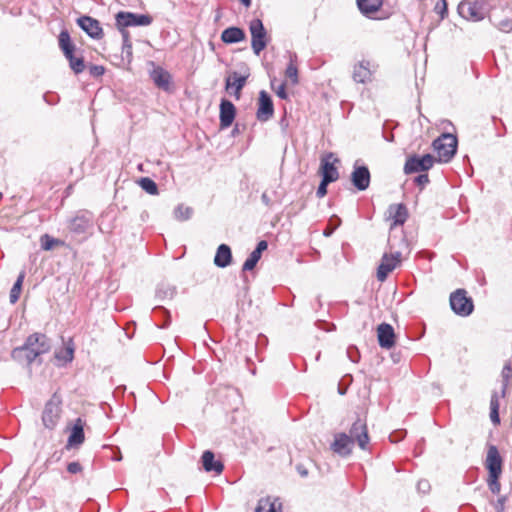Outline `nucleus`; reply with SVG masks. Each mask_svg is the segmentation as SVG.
I'll return each instance as SVG.
<instances>
[{
	"mask_svg": "<svg viewBox=\"0 0 512 512\" xmlns=\"http://www.w3.org/2000/svg\"><path fill=\"white\" fill-rule=\"evenodd\" d=\"M51 344L46 335L34 333L30 335L23 346L17 347L12 351V358L19 362H27L30 365L41 355L47 353Z\"/></svg>",
	"mask_w": 512,
	"mask_h": 512,
	"instance_id": "f257e3e1",
	"label": "nucleus"
},
{
	"mask_svg": "<svg viewBox=\"0 0 512 512\" xmlns=\"http://www.w3.org/2000/svg\"><path fill=\"white\" fill-rule=\"evenodd\" d=\"M389 252H385L381 258V262L377 268V279L384 282L389 273L392 272L401 262L402 253L400 250H394L395 245L390 239L388 242Z\"/></svg>",
	"mask_w": 512,
	"mask_h": 512,
	"instance_id": "f03ea898",
	"label": "nucleus"
},
{
	"mask_svg": "<svg viewBox=\"0 0 512 512\" xmlns=\"http://www.w3.org/2000/svg\"><path fill=\"white\" fill-rule=\"evenodd\" d=\"M432 146L440 161L449 162L456 153L457 138L450 133H443L433 141Z\"/></svg>",
	"mask_w": 512,
	"mask_h": 512,
	"instance_id": "7ed1b4c3",
	"label": "nucleus"
},
{
	"mask_svg": "<svg viewBox=\"0 0 512 512\" xmlns=\"http://www.w3.org/2000/svg\"><path fill=\"white\" fill-rule=\"evenodd\" d=\"M62 400L57 393H54L50 400L45 404L42 413V422L47 429H54L58 424L61 415Z\"/></svg>",
	"mask_w": 512,
	"mask_h": 512,
	"instance_id": "20e7f679",
	"label": "nucleus"
},
{
	"mask_svg": "<svg viewBox=\"0 0 512 512\" xmlns=\"http://www.w3.org/2000/svg\"><path fill=\"white\" fill-rule=\"evenodd\" d=\"M249 30L251 33V47L256 55H259L267 46L266 29L260 19H253L250 22Z\"/></svg>",
	"mask_w": 512,
	"mask_h": 512,
	"instance_id": "39448f33",
	"label": "nucleus"
},
{
	"mask_svg": "<svg viewBox=\"0 0 512 512\" xmlns=\"http://www.w3.org/2000/svg\"><path fill=\"white\" fill-rule=\"evenodd\" d=\"M450 307L460 316H469L474 308L471 298L466 296L464 289H458L450 295Z\"/></svg>",
	"mask_w": 512,
	"mask_h": 512,
	"instance_id": "423d86ee",
	"label": "nucleus"
},
{
	"mask_svg": "<svg viewBox=\"0 0 512 512\" xmlns=\"http://www.w3.org/2000/svg\"><path fill=\"white\" fill-rule=\"evenodd\" d=\"M117 27L149 26L153 18L148 14H136L132 12H119L116 14Z\"/></svg>",
	"mask_w": 512,
	"mask_h": 512,
	"instance_id": "0eeeda50",
	"label": "nucleus"
},
{
	"mask_svg": "<svg viewBox=\"0 0 512 512\" xmlns=\"http://www.w3.org/2000/svg\"><path fill=\"white\" fill-rule=\"evenodd\" d=\"M377 66L370 60L362 59L354 64L352 79L356 83L367 84L372 82Z\"/></svg>",
	"mask_w": 512,
	"mask_h": 512,
	"instance_id": "6e6552de",
	"label": "nucleus"
},
{
	"mask_svg": "<svg viewBox=\"0 0 512 512\" xmlns=\"http://www.w3.org/2000/svg\"><path fill=\"white\" fill-rule=\"evenodd\" d=\"M459 14L468 20L480 21L485 17V9L479 0H464L458 6Z\"/></svg>",
	"mask_w": 512,
	"mask_h": 512,
	"instance_id": "1a4fd4ad",
	"label": "nucleus"
},
{
	"mask_svg": "<svg viewBox=\"0 0 512 512\" xmlns=\"http://www.w3.org/2000/svg\"><path fill=\"white\" fill-rule=\"evenodd\" d=\"M434 157L431 154H425L422 157L411 156L406 160L404 173L412 174L429 170L434 164Z\"/></svg>",
	"mask_w": 512,
	"mask_h": 512,
	"instance_id": "9d476101",
	"label": "nucleus"
},
{
	"mask_svg": "<svg viewBox=\"0 0 512 512\" xmlns=\"http://www.w3.org/2000/svg\"><path fill=\"white\" fill-rule=\"evenodd\" d=\"M357 160L351 173V182L359 190L364 191L370 185L371 175L367 166L359 165Z\"/></svg>",
	"mask_w": 512,
	"mask_h": 512,
	"instance_id": "9b49d317",
	"label": "nucleus"
},
{
	"mask_svg": "<svg viewBox=\"0 0 512 512\" xmlns=\"http://www.w3.org/2000/svg\"><path fill=\"white\" fill-rule=\"evenodd\" d=\"M274 113V106L270 95L261 90L259 93V106L257 110V119L261 122L268 121Z\"/></svg>",
	"mask_w": 512,
	"mask_h": 512,
	"instance_id": "f8f14e48",
	"label": "nucleus"
},
{
	"mask_svg": "<svg viewBox=\"0 0 512 512\" xmlns=\"http://www.w3.org/2000/svg\"><path fill=\"white\" fill-rule=\"evenodd\" d=\"M79 27L93 39H100L103 36V30L100 22L90 16H81L77 19Z\"/></svg>",
	"mask_w": 512,
	"mask_h": 512,
	"instance_id": "ddd939ff",
	"label": "nucleus"
},
{
	"mask_svg": "<svg viewBox=\"0 0 512 512\" xmlns=\"http://www.w3.org/2000/svg\"><path fill=\"white\" fill-rule=\"evenodd\" d=\"M350 435H348L353 441L356 440L358 443V446L365 450L367 448V445L369 443V436L367 431L366 423L363 422L360 419H357L351 429H350Z\"/></svg>",
	"mask_w": 512,
	"mask_h": 512,
	"instance_id": "4468645a",
	"label": "nucleus"
},
{
	"mask_svg": "<svg viewBox=\"0 0 512 512\" xmlns=\"http://www.w3.org/2000/svg\"><path fill=\"white\" fill-rule=\"evenodd\" d=\"M485 466L491 476L501 475L502 473V458L494 445L488 447Z\"/></svg>",
	"mask_w": 512,
	"mask_h": 512,
	"instance_id": "2eb2a0df",
	"label": "nucleus"
},
{
	"mask_svg": "<svg viewBox=\"0 0 512 512\" xmlns=\"http://www.w3.org/2000/svg\"><path fill=\"white\" fill-rule=\"evenodd\" d=\"M353 440L345 433L335 435L331 449L342 457L350 455L353 447Z\"/></svg>",
	"mask_w": 512,
	"mask_h": 512,
	"instance_id": "dca6fc26",
	"label": "nucleus"
},
{
	"mask_svg": "<svg viewBox=\"0 0 512 512\" xmlns=\"http://www.w3.org/2000/svg\"><path fill=\"white\" fill-rule=\"evenodd\" d=\"M377 337L380 347L390 349L395 344V332L390 324L382 323L377 328Z\"/></svg>",
	"mask_w": 512,
	"mask_h": 512,
	"instance_id": "f3484780",
	"label": "nucleus"
},
{
	"mask_svg": "<svg viewBox=\"0 0 512 512\" xmlns=\"http://www.w3.org/2000/svg\"><path fill=\"white\" fill-rule=\"evenodd\" d=\"M235 115H236V108L234 106V104L227 100V99H222L221 100V103H220V127L222 129H225V128H228L229 126H231V124L233 123L234 119H235Z\"/></svg>",
	"mask_w": 512,
	"mask_h": 512,
	"instance_id": "a211bd4d",
	"label": "nucleus"
},
{
	"mask_svg": "<svg viewBox=\"0 0 512 512\" xmlns=\"http://www.w3.org/2000/svg\"><path fill=\"white\" fill-rule=\"evenodd\" d=\"M388 219L392 220L391 229L397 225H403L408 217V211L404 204H393L388 208Z\"/></svg>",
	"mask_w": 512,
	"mask_h": 512,
	"instance_id": "6ab92c4d",
	"label": "nucleus"
},
{
	"mask_svg": "<svg viewBox=\"0 0 512 512\" xmlns=\"http://www.w3.org/2000/svg\"><path fill=\"white\" fill-rule=\"evenodd\" d=\"M333 158V154L329 153L326 158L322 159L321 161V173H322V179L328 181V182H334L338 179L339 173L334 166L335 162H338L339 160L337 158L333 159V162H330L329 159Z\"/></svg>",
	"mask_w": 512,
	"mask_h": 512,
	"instance_id": "aec40b11",
	"label": "nucleus"
},
{
	"mask_svg": "<svg viewBox=\"0 0 512 512\" xmlns=\"http://www.w3.org/2000/svg\"><path fill=\"white\" fill-rule=\"evenodd\" d=\"M247 78H248V75L241 76V75H238L237 72H233L226 78L225 89L227 91L234 89L233 94L237 99H239L241 90L245 86Z\"/></svg>",
	"mask_w": 512,
	"mask_h": 512,
	"instance_id": "412c9836",
	"label": "nucleus"
},
{
	"mask_svg": "<svg viewBox=\"0 0 512 512\" xmlns=\"http://www.w3.org/2000/svg\"><path fill=\"white\" fill-rule=\"evenodd\" d=\"M84 425L85 423L81 418H78L72 429L71 433L68 437L67 441V447H78L84 442L85 435H84Z\"/></svg>",
	"mask_w": 512,
	"mask_h": 512,
	"instance_id": "4be33fe9",
	"label": "nucleus"
},
{
	"mask_svg": "<svg viewBox=\"0 0 512 512\" xmlns=\"http://www.w3.org/2000/svg\"><path fill=\"white\" fill-rule=\"evenodd\" d=\"M268 247V243L265 240H261L258 242L256 248L250 253L248 258L243 264L242 270L243 271H250L254 269L256 264L261 258L262 252L265 251Z\"/></svg>",
	"mask_w": 512,
	"mask_h": 512,
	"instance_id": "5701e85b",
	"label": "nucleus"
},
{
	"mask_svg": "<svg viewBox=\"0 0 512 512\" xmlns=\"http://www.w3.org/2000/svg\"><path fill=\"white\" fill-rule=\"evenodd\" d=\"M90 226L91 218L88 217L86 214H78L69 222L70 231L77 234L85 233Z\"/></svg>",
	"mask_w": 512,
	"mask_h": 512,
	"instance_id": "b1692460",
	"label": "nucleus"
},
{
	"mask_svg": "<svg viewBox=\"0 0 512 512\" xmlns=\"http://www.w3.org/2000/svg\"><path fill=\"white\" fill-rule=\"evenodd\" d=\"M151 78L158 88L163 89L165 91L169 90L171 75L168 71L164 70L161 67H156L151 72Z\"/></svg>",
	"mask_w": 512,
	"mask_h": 512,
	"instance_id": "393cba45",
	"label": "nucleus"
},
{
	"mask_svg": "<svg viewBox=\"0 0 512 512\" xmlns=\"http://www.w3.org/2000/svg\"><path fill=\"white\" fill-rule=\"evenodd\" d=\"M202 464L203 468L206 472H216L217 474H220L224 466L220 461L215 460L214 453L207 450L202 454Z\"/></svg>",
	"mask_w": 512,
	"mask_h": 512,
	"instance_id": "a878e982",
	"label": "nucleus"
},
{
	"mask_svg": "<svg viewBox=\"0 0 512 512\" xmlns=\"http://www.w3.org/2000/svg\"><path fill=\"white\" fill-rule=\"evenodd\" d=\"M232 261V253L231 249L226 244H221L217 248L216 255L214 257V264L217 267L225 268L231 264Z\"/></svg>",
	"mask_w": 512,
	"mask_h": 512,
	"instance_id": "bb28decb",
	"label": "nucleus"
},
{
	"mask_svg": "<svg viewBox=\"0 0 512 512\" xmlns=\"http://www.w3.org/2000/svg\"><path fill=\"white\" fill-rule=\"evenodd\" d=\"M244 39L245 32L239 27H228L221 34V40L226 44L238 43Z\"/></svg>",
	"mask_w": 512,
	"mask_h": 512,
	"instance_id": "cd10ccee",
	"label": "nucleus"
},
{
	"mask_svg": "<svg viewBox=\"0 0 512 512\" xmlns=\"http://www.w3.org/2000/svg\"><path fill=\"white\" fill-rule=\"evenodd\" d=\"M285 77L291 82L292 85H296L299 82L297 55L295 53L289 54V63L285 70Z\"/></svg>",
	"mask_w": 512,
	"mask_h": 512,
	"instance_id": "c85d7f7f",
	"label": "nucleus"
},
{
	"mask_svg": "<svg viewBox=\"0 0 512 512\" xmlns=\"http://www.w3.org/2000/svg\"><path fill=\"white\" fill-rule=\"evenodd\" d=\"M58 43L64 56L75 52V45L71 41L70 34L67 30H62L58 37Z\"/></svg>",
	"mask_w": 512,
	"mask_h": 512,
	"instance_id": "c756f323",
	"label": "nucleus"
},
{
	"mask_svg": "<svg viewBox=\"0 0 512 512\" xmlns=\"http://www.w3.org/2000/svg\"><path fill=\"white\" fill-rule=\"evenodd\" d=\"M359 10L369 16L375 13L382 5V0H357Z\"/></svg>",
	"mask_w": 512,
	"mask_h": 512,
	"instance_id": "7c9ffc66",
	"label": "nucleus"
},
{
	"mask_svg": "<svg viewBox=\"0 0 512 512\" xmlns=\"http://www.w3.org/2000/svg\"><path fill=\"white\" fill-rule=\"evenodd\" d=\"M176 294V288L168 284H160L156 290V298L160 301L173 299Z\"/></svg>",
	"mask_w": 512,
	"mask_h": 512,
	"instance_id": "2f4dec72",
	"label": "nucleus"
},
{
	"mask_svg": "<svg viewBox=\"0 0 512 512\" xmlns=\"http://www.w3.org/2000/svg\"><path fill=\"white\" fill-rule=\"evenodd\" d=\"M65 58L69 61V66L75 74H80L85 69L84 58L82 56H75L74 53H69Z\"/></svg>",
	"mask_w": 512,
	"mask_h": 512,
	"instance_id": "473e14b6",
	"label": "nucleus"
},
{
	"mask_svg": "<svg viewBox=\"0 0 512 512\" xmlns=\"http://www.w3.org/2000/svg\"><path fill=\"white\" fill-rule=\"evenodd\" d=\"M140 187L150 195L158 194L157 184L148 177H143L139 180Z\"/></svg>",
	"mask_w": 512,
	"mask_h": 512,
	"instance_id": "72a5a7b5",
	"label": "nucleus"
},
{
	"mask_svg": "<svg viewBox=\"0 0 512 512\" xmlns=\"http://www.w3.org/2000/svg\"><path fill=\"white\" fill-rule=\"evenodd\" d=\"M192 212V208L180 204L174 210V217L179 221H185L192 216Z\"/></svg>",
	"mask_w": 512,
	"mask_h": 512,
	"instance_id": "f704fd0d",
	"label": "nucleus"
},
{
	"mask_svg": "<svg viewBox=\"0 0 512 512\" xmlns=\"http://www.w3.org/2000/svg\"><path fill=\"white\" fill-rule=\"evenodd\" d=\"M511 376H512V367L508 363V364H506L503 367L502 372H501V377H502V380H503L502 390H501V397H505V395H506V389H507V386H508V381H509Z\"/></svg>",
	"mask_w": 512,
	"mask_h": 512,
	"instance_id": "c9c22d12",
	"label": "nucleus"
},
{
	"mask_svg": "<svg viewBox=\"0 0 512 512\" xmlns=\"http://www.w3.org/2000/svg\"><path fill=\"white\" fill-rule=\"evenodd\" d=\"M74 349L70 346H66L62 348L60 351L55 353V357L58 360H62L64 362H71L73 360Z\"/></svg>",
	"mask_w": 512,
	"mask_h": 512,
	"instance_id": "e433bc0d",
	"label": "nucleus"
},
{
	"mask_svg": "<svg viewBox=\"0 0 512 512\" xmlns=\"http://www.w3.org/2000/svg\"><path fill=\"white\" fill-rule=\"evenodd\" d=\"M62 244V242L58 239L52 238L49 235L45 234L41 237V247L44 250H51L55 246Z\"/></svg>",
	"mask_w": 512,
	"mask_h": 512,
	"instance_id": "4c0bfd02",
	"label": "nucleus"
},
{
	"mask_svg": "<svg viewBox=\"0 0 512 512\" xmlns=\"http://www.w3.org/2000/svg\"><path fill=\"white\" fill-rule=\"evenodd\" d=\"M340 224H341V219L338 216L333 215L329 219L328 227L324 230V235L330 236L340 226Z\"/></svg>",
	"mask_w": 512,
	"mask_h": 512,
	"instance_id": "58836bf2",
	"label": "nucleus"
},
{
	"mask_svg": "<svg viewBox=\"0 0 512 512\" xmlns=\"http://www.w3.org/2000/svg\"><path fill=\"white\" fill-rule=\"evenodd\" d=\"M499 477H500V475H495V476L489 475V478L487 480L489 489L491 490V492L493 494L500 493L501 485L499 483Z\"/></svg>",
	"mask_w": 512,
	"mask_h": 512,
	"instance_id": "ea45409f",
	"label": "nucleus"
},
{
	"mask_svg": "<svg viewBox=\"0 0 512 512\" xmlns=\"http://www.w3.org/2000/svg\"><path fill=\"white\" fill-rule=\"evenodd\" d=\"M435 12L438 13L441 18H444L445 15L447 14V2L446 0H438L436 5H435V8H434Z\"/></svg>",
	"mask_w": 512,
	"mask_h": 512,
	"instance_id": "a19ab883",
	"label": "nucleus"
},
{
	"mask_svg": "<svg viewBox=\"0 0 512 512\" xmlns=\"http://www.w3.org/2000/svg\"><path fill=\"white\" fill-rule=\"evenodd\" d=\"M154 310H160L164 316H165V320H163V323L160 324V325H157L158 328H161V329H164V328H167L170 324V313L168 310H166L165 308H163L162 306H157L154 308Z\"/></svg>",
	"mask_w": 512,
	"mask_h": 512,
	"instance_id": "79ce46f5",
	"label": "nucleus"
},
{
	"mask_svg": "<svg viewBox=\"0 0 512 512\" xmlns=\"http://www.w3.org/2000/svg\"><path fill=\"white\" fill-rule=\"evenodd\" d=\"M330 182L322 179L318 188H317V191H316V195L318 198H322L324 197L326 194H327V186Z\"/></svg>",
	"mask_w": 512,
	"mask_h": 512,
	"instance_id": "37998d69",
	"label": "nucleus"
},
{
	"mask_svg": "<svg viewBox=\"0 0 512 512\" xmlns=\"http://www.w3.org/2000/svg\"><path fill=\"white\" fill-rule=\"evenodd\" d=\"M347 356L354 363L358 362L359 357H360L358 349L356 347H354V346L348 347V349H347Z\"/></svg>",
	"mask_w": 512,
	"mask_h": 512,
	"instance_id": "c03bdc74",
	"label": "nucleus"
},
{
	"mask_svg": "<svg viewBox=\"0 0 512 512\" xmlns=\"http://www.w3.org/2000/svg\"><path fill=\"white\" fill-rule=\"evenodd\" d=\"M67 470L71 474H77L82 471V466L80 465L79 462H70L67 465Z\"/></svg>",
	"mask_w": 512,
	"mask_h": 512,
	"instance_id": "a18cd8bd",
	"label": "nucleus"
},
{
	"mask_svg": "<svg viewBox=\"0 0 512 512\" xmlns=\"http://www.w3.org/2000/svg\"><path fill=\"white\" fill-rule=\"evenodd\" d=\"M104 67L103 66H100V65H92L90 66V74L93 76V77H99L101 75L104 74Z\"/></svg>",
	"mask_w": 512,
	"mask_h": 512,
	"instance_id": "49530a36",
	"label": "nucleus"
},
{
	"mask_svg": "<svg viewBox=\"0 0 512 512\" xmlns=\"http://www.w3.org/2000/svg\"><path fill=\"white\" fill-rule=\"evenodd\" d=\"M20 292H21V289L16 288L14 286L12 287V289L10 291V295H9V300H10L11 304H15L18 301Z\"/></svg>",
	"mask_w": 512,
	"mask_h": 512,
	"instance_id": "de8ad7c7",
	"label": "nucleus"
},
{
	"mask_svg": "<svg viewBox=\"0 0 512 512\" xmlns=\"http://www.w3.org/2000/svg\"><path fill=\"white\" fill-rule=\"evenodd\" d=\"M498 28L503 32H510L512 30V21L509 19L502 20L498 24Z\"/></svg>",
	"mask_w": 512,
	"mask_h": 512,
	"instance_id": "09e8293b",
	"label": "nucleus"
},
{
	"mask_svg": "<svg viewBox=\"0 0 512 512\" xmlns=\"http://www.w3.org/2000/svg\"><path fill=\"white\" fill-rule=\"evenodd\" d=\"M415 183L423 188L425 185L429 183V177L427 174H420L415 178Z\"/></svg>",
	"mask_w": 512,
	"mask_h": 512,
	"instance_id": "8fccbe9b",
	"label": "nucleus"
},
{
	"mask_svg": "<svg viewBox=\"0 0 512 512\" xmlns=\"http://www.w3.org/2000/svg\"><path fill=\"white\" fill-rule=\"evenodd\" d=\"M417 489L421 493H427L430 490V484L427 480H420L417 483Z\"/></svg>",
	"mask_w": 512,
	"mask_h": 512,
	"instance_id": "3c124183",
	"label": "nucleus"
},
{
	"mask_svg": "<svg viewBox=\"0 0 512 512\" xmlns=\"http://www.w3.org/2000/svg\"><path fill=\"white\" fill-rule=\"evenodd\" d=\"M490 410H499V396L496 392L491 395Z\"/></svg>",
	"mask_w": 512,
	"mask_h": 512,
	"instance_id": "603ef678",
	"label": "nucleus"
},
{
	"mask_svg": "<svg viewBox=\"0 0 512 512\" xmlns=\"http://www.w3.org/2000/svg\"><path fill=\"white\" fill-rule=\"evenodd\" d=\"M275 92L277 94V96L281 99H287L288 97V94L286 92V89H285V84L282 83L280 84L276 89H275Z\"/></svg>",
	"mask_w": 512,
	"mask_h": 512,
	"instance_id": "864d4df0",
	"label": "nucleus"
},
{
	"mask_svg": "<svg viewBox=\"0 0 512 512\" xmlns=\"http://www.w3.org/2000/svg\"><path fill=\"white\" fill-rule=\"evenodd\" d=\"M490 419L493 424L497 425L500 423L499 410H490Z\"/></svg>",
	"mask_w": 512,
	"mask_h": 512,
	"instance_id": "5fc2aeb1",
	"label": "nucleus"
},
{
	"mask_svg": "<svg viewBox=\"0 0 512 512\" xmlns=\"http://www.w3.org/2000/svg\"><path fill=\"white\" fill-rule=\"evenodd\" d=\"M505 500L506 498L505 497H500L496 504H495V509L497 512H502L504 510V503H505Z\"/></svg>",
	"mask_w": 512,
	"mask_h": 512,
	"instance_id": "6e6d98bb",
	"label": "nucleus"
},
{
	"mask_svg": "<svg viewBox=\"0 0 512 512\" xmlns=\"http://www.w3.org/2000/svg\"><path fill=\"white\" fill-rule=\"evenodd\" d=\"M117 28L120 30V33L123 38V43L124 42L128 43L130 41V36H129V32L126 30L127 27H117Z\"/></svg>",
	"mask_w": 512,
	"mask_h": 512,
	"instance_id": "4d7b16f0",
	"label": "nucleus"
},
{
	"mask_svg": "<svg viewBox=\"0 0 512 512\" xmlns=\"http://www.w3.org/2000/svg\"><path fill=\"white\" fill-rule=\"evenodd\" d=\"M24 276H25L24 272H21L13 286L16 287V288L21 289L22 288V283H23V280H24Z\"/></svg>",
	"mask_w": 512,
	"mask_h": 512,
	"instance_id": "13d9d810",
	"label": "nucleus"
},
{
	"mask_svg": "<svg viewBox=\"0 0 512 512\" xmlns=\"http://www.w3.org/2000/svg\"><path fill=\"white\" fill-rule=\"evenodd\" d=\"M122 49H123V52H125L127 55H131L132 54V44H131V41H129L128 43L124 42Z\"/></svg>",
	"mask_w": 512,
	"mask_h": 512,
	"instance_id": "bf43d9fd",
	"label": "nucleus"
},
{
	"mask_svg": "<svg viewBox=\"0 0 512 512\" xmlns=\"http://www.w3.org/2000/svg\"><path fill=\"white\" fill-rule=\"evenodd\" d=\"M261 200H262L263 204L267 207H270L272 205V200L265 192L262 194Z\"/></svg>",
	"mask_w": 512,
	"mask_h": 512,
	"instance_id": "052dcab7",
	"label": "nucleus"
},
{
	"mask_svg": "<svg viewBox=\"0 0 512 512\" xmlns=\"http://www.w3.org/2000/svg\"><path fill=\"white\" fill-rule=\"evenodd\" d=\"M297 470H298L299 474H300L301 476H303V477L307 476V474H308L307 470H306V469H303L301 466H298V467H297Z\"/></svg>",
	"mask_w": 512,
	"mask_h": 512,
	"instance_id": "680f3d73",
	"label": "nucleus"
},
{
	"mask_svg": "<svg viewBox=\"0 0 512 512\" xmlns=\"http://www.w3.org/2000/svg\"><path fill=\"white\" fill-rule=\"evenodd\" d=\"M240 2L245 6L249 7L251 5V0H240Z\"/></svg>",
	"mask_w": 512,
	"mask_h": 512,
	"instance_id": "e2e57ef3",
	"label": "nucleus"
},
{
	"mask_svg": "<svg viewBox=\"0 0 512 512\" xmlns=\"http://www.w3.org/2000/svg\"><path fill=\"white\" fill-rule=\"evenodd\" d=\"M121 459H122V456L120 453L118 455H116V457L114 458V460H116V461H120Z\"/></svg>",
	"mask_w": 512,
	"mask_h": 512,
	"instance_id": "0e129e2a",
	"label": "nucleus"
},
{
	"mask_svg": "<svg viewBox=\"0 0 512 512\" xmlns=\"http://www.w3.org/2000/svg\"><path fill=\"white\" fill-rule=\"evenodd\" d=\"M400 242H401V244H402V245L406 246V243H405V241H404V238H401V239H400Z\"/></svg>",
	"mask_w": 512,
	"mask_h": 512,
	"instance_id": "69168bd1",
	"label": "nucleus"
},
{
	"mask_svg": "<svg viewBox=\"0 0 512 512\" xmlns=\"http://www.w3.org/2000/svg\"><path fill=\"white\" fill-rule=\"evenodd\" d=\"M390 440H391L392 442L396 441V440L394 439V435H393V434H391V435H390Z\"/></svg>",
	"mask_w": 512,
	"mask_h": 512,
	"instance_id": "338daca9",
	"label": "nucleus"
}]
</instances>
